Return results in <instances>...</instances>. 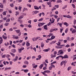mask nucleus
<instances>
[{
    "label": "nucleus",
    "mask_w": 76,
    "mask_h": 76,
    "mask_svg": "<svg viewBox=\"0 0 76 76\" xmlns=\"http://www.w3.org/2000/svg\"><path fill=\"white\" fill-rule=\"evenodd\" d=\"M47 73H50V71L49 70H47Z\"/></svg>",
    "instance_id": "obj_57"
},
{
    "label": "nucleus",
    "mask_w": 76,
    "mask_h": 76,
    "mask_svg": "<svg viewBox=\"0 0 76 76\" xmlns=\"http://www.w3.org/2000/svg\"><path fill=\"white\" fill-rule=\"evenodd\" d=\"M43 64H41L40 65V66H39V68L41 69H42V67H43Z\"/></svg>",
    "instance_id": "obj_26"
},
{
    "label": "nucleus",
    "mask_w": 76,
    "mask_h": 76,
    "mask_svg": "<svg viewBox=\"0 0 76 76\" xmlns=\"http://www.w3.org/2000/svg\"><path fill=\"white\" fill-rule=\"evenodd\" d=\"M26 47H29V46H30V43H29V42H26Z\"/></svg>",
    "instance_id": "obj_11"
},
{
    "label": "nucleus",
    "mask_w": 76,
    "mask_h": 76,
    "mask_svg": "<svg viewBox=\"0 0 76 76\" xmlns=\"http://www.w3.org/2000/svg\"><path fill=\"white\" fill-rule=\"evenodd\" d=\"M34 8L35 9H36V10H39V8L36 6H34Z\"/></svg>",
    "instance_id": "obj_13"
},
{
    "label": "nucleus",
    "mask_w": 76,
    "mask_h": 76,
    "mask_svg": "<svg viewBox=\"0 0 76 76\" xmlns=\"http://www.w3.org/2000/svg\"><path fill=\"white\" fill-rule=\"evenodd\" d=\"M55 38V36L53 35L51 37V39H54Z\"/></svg>",
    "instance_id": "obj_32"
},
{
    "label": "nucleus",
    "mask_w": 76,
    "mask_h": 76,
    "mask_svg": "<svg viewBox=\"0 0 76 76\" xmlns=\"http://www.w3.org/2000/svg\"><path fill=\"white\" fill-rule=\"evenodd\" d=\"M53 68V67L52 66H50L49 67V70H52V68Z\"/></svg>",
    "instance_id": "obj_33"
},
{
    "label": "nucleus",
    "mask_w": 76,
    "mask_h": 76,
    "mask_svg": "<svg viewBox=\"0 0 76 76\" xmlns=\"http://www.w3.org/2000/svg\"><path fill=\"white\" fill-rule=\"evenodd\" d=\"M60 44H61V43L60 42H58V44H57V45L59 46L60 45Z\"/></svg>",
    "instance_id": "obj_51"
},
{
    "label": "nucleus",
    "mask_w": 76,
    "mask_h": 76,
    "mask_svg": "<svg viewBox=\"0 0 76 76\" xmlns=\"http://www.w3.org/2000/svg\"><path fill=\"white\" fill-rule=\"evenodd\" d=\"M53 54L54 55H55L57 54V52L56 51H54L53 53Z\"/></svg>",
    "instance_id": "obj_63"
},
{
    "label": "nucleus",
    "mask_w": 76,
    "mask_h": 76,
    "mask_svg": "<svg viewBox=\"0 0 76 76\" xmlns=\"http://www.w3.org/2000/svg\"><path fill=\"white\" fill-rule=\"evenodd\" d=\"M3 15H6V13L5 12H4L3 13Z\"/></svg>",
    "instance_id": "obj_59"
},
{
    "label": "nucleus",
    "mask_w": 76,
    "mask_h": 76,
    "mask_svg": "<svg viewBox=\"0 0 76 76\" xmlns=\"http://www.w3.org/2000/svg\"><path fill=\"white\" fill-rule=\"evenodd\" d=\"M0 7H1V8H3V5L1 4L0 5Z\"/></svg>",
    "instance_id": "obj_58"
},
{
    "label": "nucleus",
    "mask_w": 76,
    "mask_h": 76,
    "mask_svg": "<svg viewBox=\"0 0 76 76\" xmlns=\"http://www.w3.org/2000/svg\"><path fill=\"white\" fill-rule=\"evenodd\" d=\"M28 23H29L30 24H31V22H32V21L31 20H29L28 21Z\"/></svg>",
    "instance_id": "obj_45"
},
{
    "label": "nucleus",
    "mask_w": 76,
    "mask_h": 76,
    "mask_svg": "<svg viewBox=\"0 0 76 76\" xmlns=\"http://www.w3.org/2000/svg\"><path fill=\"white\" fill-rule=\"evenodd\" d=\"M68 28H66V29L65 30V32L66 34H67V32L68 31Z\"/></svg>",
    "instance_id": "obj_28"
},
{
    "label": "nucleus",
    "mask_w": 76,
    "mask_h": 76,
    "mask_svg": "<svg viewBox=\"0 0 76 76\" xmlns=\"http://www.w3.org/2000/svg\"><path fill=\"white\" fill-rule=\"evenodd\" d=\"M22 20H20V23H21V24H22Z\"/></svg>",
    "instance_id": "obj_60"
},
{
    "label": "nucleus",
    "mask_w": 76,
    "mask_h": 76,
    "mask_svg": "<svg viewBox=\"0 0 76 76\" xmlns=\"http://www.w3.org/2000/svg\"><path fill=\"white\" fill-rule=\"evenodd\" d=\"M22 52V50L20 49H18V52L19 53H20Z\"/></svg>",
    "instance_id": "obj_49"
},
{
    "label": "nucleus",
    "mask_w": 76,
    "mask_h": 76,
    "mask_svg": "<svg viewBox=\"0 0 76 76\" xmlns=\"http://www.w3.org/2000/svg\"><path fill=\"white\" fill-rule=\"evenodd\" d=\"M67 63V61H62L61 63L60 64L61 66L63 65V64H64V66H66V64Z\"/></svg>",
    "instance_id": "obj_1"
},
{
    "label": "nucleus",
    "mask_w": 76,
    "mask_h": 76,
    "mask_svg": "<svg viewBox=\"0 0 76 76\" xmlns=\"http://www.w3.org/2000/svg\"><path fill=\"white\" fill-rule=\"evenodd\" d=\"M71 65H72V66H75V64H74V62H72L71 63Z\"/></svg>",
    "instance_id": "obj_64"
},
{
    "label": "nucleus",
    "mask_w": 76,
    "mask_h": 76,
    "mask_svg": "<svg viewBox=\"0 0 76 76\" xmlns=\"http://www.w3.org/2000/svg\"><path fill=\"white\" fill-rule=\"evenodd\" d=\"M63 28H60V32L61 33H62V32H63Z\"/></svg>",
    "instance_id": "obj_40"
},
{
    "label": "nucleus",
    "mask_w": 76,
    "mask_h": 76,
    "mask_svg": "<svg viewBox=\"0 0 76 76\" xmlns=\"http://www.w3.org/2000/svg\"><path fill=\"white\" fill-rule=\"evenodd\" d=\"M44 19L43 18H40V19H39L38 20V21L39 22H40V21H42V20H43Z\"/></svg>",
    "instance_id": "obj_35"
},
{
    "label": "nucleus",
    "mask_w": 76,
    "mask_h": 76,
    "mask_svg": "<svg viewBox=\"0 0 76 76\" xmlns=\"http://www.w3.org/2000/svg\"><path fill=\"white\" fill-rule=\"evenodd\" d=\"M12 36L13 37V38L14 39H19V37H18V36H16V35H13Z\"/></svg>",
    "instance_id": "obj_5"
},
{
    "label": "nucleus",
    "mask_w": 76,
    "mask_h": 76,
    "mask_svg": "<svg viewBox=\"0 0 76 76\" xmlns=\"http://www.w3.org/2000/svg\"><path fill=\"white\" fill-rule=\"evenodd\" d=\"M41 46L42 48H43L44 47V44L43 43H42L41 44Z\"/></svg>",
    "instance_id": "obj_27"
},
{
    "label": "nucleus",
    "mask_w": 76,
    "mask_h": 76,
    "mask_svg": "<svg viewBox=\"0 0 76 76\" xmlns=\"http://www.w3.org/2000/svg\"><path fill=\"white\" fill-rule=\"evenodd\" d=\"M9 23H5L4 24V26H7L9 25Z\"/></svg>",
    "instance_id": "obj_20"
},
{
    "label": "nucleus",
    "mask_w": 76,
    "mask_h": 76,
    "mask_svg": "<svg viewBox=\"0 0 76 76\" xmlns=\"http://www.w3.org/2000/svg\"><path fill=\"white\" fill-rule=\"evenodd\" d=\"M58 17V16L57 15H54V18H55L56 19H57V18Z\"/></svg>",
    "instance_id": "obj_52"
},
{
    "label": "nucleus",
    "mask_w": 76,
    "mask_h": 76,
    "mask_svg": "<svg viewBox=\"0 0 76 76\" xmlns=\"http://www.w3.org/2000/svg\"><path fill=\"white\" fill-rule=\"evenodd\" d=\"M11 68L10 67H6L5 68V69L4 70V71H6V70H9V69H11Z\"/></svg>",
    "instance_id": "obj_14"
},
{
    "label": "nucleus",
    "mask_w": 76,
    "mask_h": 76,
    "mask_svg": "<svg viewBox=\"0 0 76 76\" xmlns=\"http://www.w3.org/2000/svg\"><path fill=\"white\" fill-rule=\"evenodd\" d=\"M28 71H29V70L28 69H24V72L25 73H27V72H28Z\"/></svg>",
    "instance_id": "obj_37"
},
{
    "label": "nucleus",
    "mask_w": 76,
    "mask_h": 76,
    "mask_svg": "<svg viewBox=\"0 0 76 76\" xmlns=\"http://www.w3.org/2000/svg\"><path fill=\"white\" fill-rule=\"evenodd\" d=\"M23 15H20V16L18 18V19H23Z\"/></svg>",
    "instance_id": "obj_12"
},
{
    "label": "nucleus",
    "mask_w": 76,
    "mask_h": 76,
    "mask_svg": "<svg viewBox=\"0 0 76 76\" xmlns=\"http://www.w3.org/2000/svg\"><path fill=\"white\" fill-rule=\"evenodd\" d=\"M2 37L3 38V39H6L7 38V36H5L4 35H2Z\"/></svg>",
    "instance_id": "obj_8"
},
{
    "label": "nucleus",
    "mask_w": 76,
    "mask_h": 76,
    "mask_svg": "<svg viewBox=\"0 0 76 76\" xmlns=\"http://www.w3.org/2000/svg\"><path fill=\"white\" fill-rule=\"evenodd\" d=\"M11 52L13 53H15L16 52V49H12L11 50Z\"/></svg>",
    "instance_id": "obj_17"
},
{
    "label": "nucleus",
    "mask_w": 76,
    "mask_h": 76,
    "mask_svg": "<svg viewBox=\"0 0 76 76\" xmlns=\"http://www.w3.org/2000/svg\"><path fill=\"white\" fill-rule=\"evenodd\" d=\"M54 7H56V8H58L59 6H58V5H55Z\"/></svg>",
    "instance_id": "obj_42"
},
{
    "label": "nucleus",
    "mask_w": 76,
    "mask_h": 76,
    "mask_svg": "<svg viewBox=\"0 0 76 76\" xmlns=\"http://www.w3.org/2000/svg\"><path fill=\"white\" fill-rule=\"evenodd\" d=\"M37 66H38L37 65H35L33 67V68H34V69H36L37 67Z\"/></svg>",
    "instance_id": "obj_54"
},
{
    "label": "nucleus",
    "mask_w": 76,
    "mask_h": 76,
    "mask_svg": "<svg viewBox=\"0 0 76 76\" xmlns=\"http://www.w3.org/2000/svg\"><path fill=\"white\" fill-rule=\"evenodd\" d=\"M54 20H53V21H52V22H49V23H48V24L47 25H48V26H50V25H51V23H54Z\"/></svg>",
    "instance_id": "obj_6"
},
{
    "label": "nucleus",
    "mask_w": 76,
    "mask_h": 76,
    "mask_svg": "<svg viewBox=\"0 0 76 76\" xmlns=\"http://www.w3.org/2000/svg\"><path fill=\"white\" fill-rule=\"evenodd\" d=\"M72 6L73 8H74V9H75V5L74 4H72Z\"/></svg>",
    "instance_id": "obj_43"
},
{
    "label": "nucleus",
    "mask_w": 76,
    "mask_h": 76,
    "mask_svg": "<svg viewBox=\"0 0 76 76\" xmlns=\"http://www.w3.org/2000/svg\"><path fill=\"white\" fill-rule=\"evenodd\" d=\"M56 9V8L55 7H53V9H52L51 10L52 12H53L54 10Z\"/></svg>",
    "instance_id": "obj_30"
},
{
    "label": "nucleus",
    "mask_w": 76,
    "mask_h": 76,
    "mask_svg": "<svg viewBox=\"0 0 76 76\" xmlns=\"http://www.w3.org/2000/svg\"><path fill=\"white\" fill-rule=\"evenodd\" d=\"M10 21V19L8 18V19H7L6 21V22H9Z\"/></svg>",
    "instance_id": "obj_22"
},
{
    "label": "nucleus",
    "mask_w": 76,
    "mask_h": 76,
    "mask_svg": "<svg viewBox=\"0 0 76 76\" xmlns=\"http://www.w3.org/2000/svg\"><path fill=\"white\" fill-rule=\"evenodd\" d=\"M34 14H37V13H39V11H34Z\"/></svg>",
    "instance_id": "obj_24"
},
{
    "label": "nucleus",
    "mask_w": 76,
    "mask_h": 76,
    "mask_svg": "<svg viewBox=\"0 0 76 76\" xmlns=\"http://www.w3.org/2000/svg\"><path fill=\"white\" fill-rule=\"evenodd\" d=\"M50 50V49L49 48H48V49L43 50V51H44V52H48V51Z\"/></svg>",
    "instance_id": "obj_7"
},
{
    "label": "nucleus",
    "mask_w": 76,
    "mask_h": 76,
    "mask_svg": "<svg viewBox=\"0 0 76 76\" xmlns=\"http://www.w3.org/2000/svg\"><path fill=\"white\" fill-rule=\"evenodd\" d=\"M56 42V40H55V41H52L51 42V43H50V44H55Z\"/></svg>",
    "instance_id": "obj_21"
},
{
    "label": "nucleus",
    "mask_w": 76,
    "mask_h": 76,
    "mask_svg": "<svg viewBox=\"0 0 76 76\" xmlns=\"http://www.w3.org/2000/svg\"><path fill=\"white\" fill-rule=\"evenodd\" d=\"M19 15V12H16L15 15H16L17 16V15Z\"/></svg>",
    "instance_id": "obj_39"
},
{
    "label": "nucleus",
    "mask_w": 76,
    "mask_h": 76,
    "mask_svg": "<svg viewBox=\"0 0 76 76\" xmlns=\"http://www.w3.org/2000/svg\"><path fill=\"white\" fill-rule=\"evenodd\" d=\"M10 54L12 56V57H15V54H14L13 53L11 52H10Z\"/></svg>",
    "instance_id": "obj_23"
},
{
    "label": "nucleus",
    "mask_w": 76,
    "mask_h": 76,
    "mask_svg": "<svg viewBox=\"0 0 76 76\" xmlns=\"http://www.w3.org/2000/svg\"><path fill=\"white\" fill-rule=\"evenodd\" d=\"M67 5L64 6L63 7H62V9H65V8H66L67 7Z\"/></svg>",
    "instance_id": "obj_46"
},
{
    "label": "nucleus",
    "mask_w": 76,
    "mask_h": 76,
    "mask_svg": "<svg viewBox=\"0 0 76 76\" xmlns=\"http://www.w3.org/2000/svg\"><path fill=\"white\" fill-rule=\"evenodd\" d=\"M10 6L12 7H13L14 6V5H13V4H10Z\"/></svg>",
    "instance_id": "obj_38"
},
{
    "label": "nucleus",
    "mask_w": 76,
    "mask_h": 76,
    "mask_svg": "<svg viewBox=\"0 0 76 76\" xmlns=\"http://www.w3.org/2000/svg\"><path fill=\"white\" fill-rule=\"evenodd\" d=\"M25 64H29V62H28V61H26L25 62Z\"/></svg>",
    "instance_id": "obj_55"
},
{
    "label": "nucleus",
    "mask_w": 76,
    "mask_h": 76,
    "mask_svg": "<svg viewBox=\"0 0 76 76\" xmlns=\"http://www.w3.org/2000/svg\"><path fill=\"white\" fill-rule=\"evenodd\" d=\"M44 28L45 30H47L48 29V28H47V25H46L44 26Z\"/></svg>",
    "instance_id": "obj_10"
},
{
    "label": "nucleus",
    "mask_w": 76,
    "mask_h": 76,
    "mask_svg": "<svg viewBox=\"0 0 76 76\" xmlns=\"http://www.w3.org/2000/svg\"><path fill=\"white\" fill-rule=\"evenodd\" d=\"M66 18H69V19H70L71 18V16H70V15H68L66 16Z\"/></svg>",
    "instance_id": "obj_31"
},
{
    "label": "nucleus",
    "mask_w": 76,
    "mask_h": 76,
    "mask_svg": "<svg viewBox=\"0 0 76 76\" xmlns=\"http://www.w3.org/2000/svg\"><path fill=\"white\" fill-rule=\"evenodd\" d=\"M58 53H60L57 54V55L63 54L64 53V52H63V50H60L58 51Z\"/></svg>",
    "instance_id": "obj_2"
},
{
    "label": "nucleus",
    "mask_w": 76,
    "mask_h": 76,
    "mask_svg": "<svg viewBox=\"0 0 76 76\" xmlns=\"http://www.w3.org/2000/svg\"><path fill=\"white\" fill-rule=\"evenodd\" d=\"M64 58H68V56H67V55H64Z\"/></svg>",
    "instance_id": "obj_25"
},
{
    "label": "nucleus",
    "mask_w": 76,
    "mask_h": 76,
    "mask_svg": "<svg viewBox=\"0 0 76 76\" xmlns=\"http://www.w3.org/2000/svg\"><path fill=\"white\" fill-rule=\"evenodd\" d=\"M27 6H28V7H31V5L28 4H27Z\"/></svg>",
    "instance_id": "obj_34"
},
{
    "label": "nucleus",
    "mask_w": 76,
    "mask_h": 76,
    "mask_svg": "<svg viewBox=\"0 0 76 76\" xmlns=\"http://www.w3.org/2000/svg\"><path fill=\"white\" fill-rule=\"evenodd\" d=\"M31 58V57L29 56L27 58V60H28L29 59H30V58Z\"/></svg>",
    "instance_id": "obj_53"
},
{
    "label": "nucleus",
    "mask_w": 76,
    "mask_h": 76,
    "mask_svg": "<svg viewBox=\"0 0 76 76\" xmlns=\"http://www.w3.org/2000/svg\"><path fill=\"white\" fill-rule=\"evenodd\" d=\"M0 41H3V39L2 37H0Z\"/></svg>",
    "instance_id": "obj_47"
},
{
    "label": "nucleus",
    "mask_w": 76,
    "mask_h": 76,
    "mask_svg": "<svg viewBox=\"0 0 76 76\" xmlns=\"http://www.w3.org/2000/svg\"><path fill=\"white\" fill-rule=\"evenodd\" d=\"M18 56H16L15 57V58L13 59V61H18Z\"/></svg>",
    "instance_id": "obj_4"
},
{
    "label": "nucleus",
    "mask_w": 76,
    "mask_h": 76,
    "mask_svg": "<svg viewBox=\"0 0 76 76\" xmlns=\"http://www.w3.org/2000/svg\"><path fill=\"white\" fill-rule=\"evenodd\" d=\"M75 32H76V30L75 29H73V30L72 31V34H75Z\"/></svg>",
    "instance_id": "obj_19"
},
{
    "label": "nucleus",
    "mask_w": 76,
    "mask_h": 76,
    "mask_svg": "<svg viewBox=\"0 0 76 76\" xmlns=\"http://www.w3.org/2000/svg\"><path fill=\"white\" fill-rule=\"evenodd\" d=\"M10 57V55L8 54L7 55V58H9Z\"/></svg>",
    "instance_id": "obj_56"
},
{
    "label": "nucleus",
    "mask_w": 76,
    "mask_h": 76,
    "mask_svg": "<svg viewBox=\"0 0 76 76\" xmlns=\"http://www.w3.org/2000/svg\"><path fill=\"white\" fill-rule=\"evenodd\" d=\"M60 47H59V46H56V48H57V49H58V48H62V47H63V45H61Z\"/></svg>",
    "instance_id": "obj_9"
},
{
    "label": "nucleus",
    "mask_w": 76,
    "mask_h": 76,
    "mask_svg": "<svg viewBox=\"0 0 76 76\" xmlns=\"http://www.w3.org/2000/svg\"><path fill=\"white\" fill-rule=\"evenodd\" d=\"M72 69V67L71 66L69 67H68L67 70L69 71V70H70Z\"/></svg>",
    "instance_id": "obj_36"
},
{
    "label": "nucleus",
    "mask_w": 76,
    "mask_h": 76,
    "mask_svg": "<svg viewBox=\"0 0 76 76\" xmlns=\"http://www.w3.org/2000/svg\"><path fill=\"white\" fill-rule=\"evenodd\" d=\"M15 31L16 32V33L17 34H18L20 32V30H16Z\"/></svg>",
    "instance_id": "obj_16"
},
{
    "label": "nucleus",
    "mask_w": 76,
    "mask_h": 76,
    "mask_svg": "<svg viewBox=\"0 0 76 76\" xmlns=\"http://www.w3.org/2000/svg\"><path fill=\"white\" fill-rule=\"evenodd\" d=\"M73 23L74 25H75L76 24V20L75 19H74L73 21Z\"/></svg>",
    "instance_id": "obj_29"
},
{
    "label": "nucleus",
    "mask_w": 76,
    "mask_h": 76,
    "mask_svg": "<svg viewBox=\"0 0 76 76\" xmlns=\"http://www.w3.org/2000/svg\"><path fill=\"white\" fill-rule=\"evenodd\" d=\"M38 23V26L39 27H41V26H43V25L45 24L44 23Z\"/></svg>",
    "instance_id": "obj_3"
},
{
    "label": "nucleus",
    "mask_w": 76,
    "mask_h": 76,
    "mask_svg": "<svg viewBox=\"0 0 76 76\" xmlns=\"http://www.w3.org/2000/svg\"><path fill=\"white\" fill-rule=\"evenodd\" d=\"M58 25H59L60 26V27H61L62 26V24H61V23H58Z\"/></svg>",
    "instance_id": "obj_48"
},
{
    "label": "nucleus",
    "mask_w": 76,
    "mask_h": 76,
    "mask_svg": "<svg viewBox=\"0 0 76 76\" xmlns=\"http://www.w3.org/2000/svg\"><path fill=\"white\" fill-rule=\"evenodd\" d=\"M64 25H66V26H69V24L67 23V22H65L63 24Z\"/></svg>",
    "instance_id": "obj_15"
},
{
    "label": "nucleus",
    "mask_w": 76,
    "mask_h": 76,
    "mask_svg": "<svg viewBox=\"0 0 76 76\" xmlns=\"http://www.w3.org/2000/svg\"><path fill=\"white\" fill-rule=\"evenodd\" d=\"M53 31H57L58 29L57 28H55V29H53Z\"/></svg>",
    "instance_id": "obj_62"
},
{
    "label": "nucleus",
    "mask_w": 76,
    "mask_h": 76,
    "mask_svg": "<svg viewBox=\"0 0 76 76\" xmlns=\"http://www.w3.org/2000/svg\"><path fill=\"white\" fill-rule=\"evenodd\" d=\"M38 58L39 59H41V56L40 55H39L38 56Z\"/></svg>",
    "instance_id": "obj_50"
},
{
    "label": "nucleus",
    "mask_w": 76,
    "mask_h": 76,
    "mask_svg": "<svg viewBox=\"0 0 76 76\" xmlns=\"http://www.w3.org/2000/svg\"><path fill=\"white\" fill-rule=\"evenodd\" d=\"M28 27L30 28H32V25L31 24H29L28 26Z\"/></svg>",
    "instance_id": "obj_44"
},
{
    "label": "nucleus",
    "mask_w": 76,
    "mask_h": 76,
    "mask_svg": "<svg viewBox=\"0 0 76 76\" xmlns=\"http://www.w3.org/2000/svg\"><path fill=\"white\" fill-rule=\"evenodd\" d=\"M62 3V1L61 0H57V3Z\"/></svg>",
    "instance_id": "obj_18"
},
{
    "label": "nucleus",
    "mask_w": 76,
    "mask_h": 76,
    "mask_svg": "<svg viewBox=\"0 0 76 76\" xmlns=\"http://www.w3.org/2000/svg\"><path fill=\"white\" fill-rule=\"evenodd\" d=\"M56 61H53V62H52L51 63V64L53 65V64H54L55 63H56Z\"/></svg>",
    "instance_id": "obj_41"
},
{
    "label": "nucleus",
    "mask_w": 76,
    "mask_h": 76,
    "mask_svg": "<svg viewBox=\"0 0 76 76\" xmlns=\"http://www.w3.org/2000/svg\"><path fill=\"white\" fill-rule=\"evenodd\" d=\"M5 56H6V55H4L2 56L1 57L2 58H5Z\"/></svg>",
    "instance_id": "obj_61"
}]
</instances>
